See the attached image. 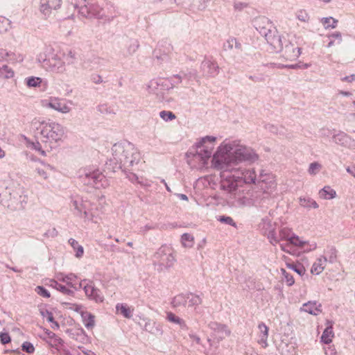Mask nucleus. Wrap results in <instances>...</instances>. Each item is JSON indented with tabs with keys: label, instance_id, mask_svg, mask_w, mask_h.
Returning a JSON list of instances; mask_svg holds the SVG:
<instances>
[{
	"label": "nucleus",
	"instance_id": "nucleus-9",
	"mask_svg": "<svg viewBox=\"0 0 355 355\" xmlns=\"http://www.w3.org/2000/svg\"><path fill=\"white\" fill-rule=\"evenodd\" d=\"M37 60L48 71L59 74L67 73L65 62L58 54H52L47 58L45 54L40 53Z\"/></svg>",
	"mask_w": 355,
	"mask_h": 355
},
{
	"label": "nucleus",
	"instance_id": "nucleus-3",
	"mask_svg": "<svg viewBox=\"0 0 355 355\" xmlns=\"http://www.w3.org/2000/svg\"><path fill=\"white\" fill-rule=\"evenodd\" d=\"M32 126L40 135V140L44 147L52 150L60 145V142L65 136L64 128L60 123L49 121H40L35 119L32 121Z\"/></svg>",
	"mask_w": 355,
	"mask_h": 355
},
{
	"label": "nucleus",
	"instance_id": "nucleus-58",
	"mask_svg": "<svg viewBox=\"0 0 355 355\" xmlns=\"http://www.w3.org/2000/svg\"><path fill=\"white\" fill-rule=\"evenodd\" d=\"M35 291L39 295L43 297L49 298L51 296L50 293L42 286H37Z\"/></svg>",
	"mask_w": 355,
	"mask_h": 355
},
{
	"label": "nucleus",
	"instance_id": "nucleus-28",
	"mask_svg": "<svg viewBox=\"0 0 355 355\" xmlns=\"http://www.w3.org/2000/svg\"><path fill=\"white\" fill-rule=\"evenodd\" d=\"M144 329L146 331L154 335H162V330L160 324L156 323L155 321L148 320L144 325Z\"/></svg>",
	"mask_w": 355,
	"mask_h": 355
},
{
	"label": "nucleus",
	"instance_id": "nucleus-10",
	"mask_svg": "<svg viewBox=\"0 0 355 355\" xmlns=\"http://www.w3.org/2000/svg\"><path fill=\"white\" fill-rule=\"evenodd\" d=\"M73 8L85 17L102 18V8L96 0H75Z\"/></svg>",
	"mask_w": 355,
	"mask_h": 355
},
{
	"label": "nucleus",
	"instance_id": "nucleus-4",
	"mask_svg": "<svg viewBox=\"0 0 355 355\" xmlns=\"http://www.w3.org/2000/svg\"><path fill=\"white\" fill-rule=\"evenodd\" d=\"M26 202L24 188L19 184L7 187L0 193V203L12 210L23 209Z\"/></svg>",
	"mask_w": 355,
	"mask_h": 355
},
{
	"label": "nucleus",
	"instance_id": "nucleus-50",
	"mask_svg": "<svg viewBox=\"0 0 355 355\" xmlns=\"http://www.w3.org/2000/svg\"><path fill=\"white\" fill-rule=\"evenodd\" d=\"M292 234L293 232L291 229L287 227H282L280 229L277 237L279 238V241L282 240L288 241Z\"/></svg>",
	"mask_w": 355,
	"mask_h": 355
},
{
	"label": "nucleus",
	"instance_id": "nucleus-31",
	"mask_svg": "<svg viewBox=\"0 0 355 355\" xmlns=\"http://www.w3.org/2000/svg\"><path fill=\"white\" fill-rule=\"evenodd\" d=\"M166 319L171 323L178 324L180 327L182 329H187L185 321L172 312L166 313Z\"/></svg>",
	"mask_w": 355,
	"mask_h": 355
},
{
	"label": "nucleus",
	"instance_id": "nucleus-19",
	"mask_svg": "<svg viewBox=\"0 0 355 355\" xmlns=\"http://www.w3.org/2000/svg\"><path fill=\"white\" fill-rule=\"evenodd\" d=\"M147 90L148 93L155 95L158 99L164 98V92L168 91L166 87V83L164 78H159L151 80L148 85Z\"/></svg>",
	"mask_w": 355,
	"mask_h": 355
},
{
	"label": "nucleus",
	"instance_id": "nucleus-13",
	"mask_svg": "<svg viewBox=\"0 0 355 355\" xmlns=\"http://www.w3.org/2000/svg\"><path fill=\"white\" fill-rule=\"evenodd\" d=\"M79 288L80 289L83 288L84 290L86 296L90 300H93L96 303L103 302L104 296L102 292L95 286L93 282L88 279H83L79 283Z\"/></svg>",
	"mask_w": 355,
	"mask_h": 355
},
{
	"label": "nucleus",
	"instance_id": "nucleus-22",
	"mask_svg": "<svg viewBox=\"0 0 355 355\" xmlns=\"http://www.w3.org/2000/svg\"><path fill=\"white\" fill-rule=\"evenodd\" d=\"M140 153L137 150V149L135 147V152L132 155H127L125 156V159L127 160V163L123 162L122 168H121L123 171L127 172V171H130L131 168L134 166L135 164H138L140 161Z\"/></svg>",
	"mask_w": 355,
	"mask_h": 355
},
{
	"label": "nucleus",
	"instance_id": "nucleus-29",
	"mask_svg": "<svg viewBox=\"0 0 355 355\" xmlns=\"http://www.w3.org/2000/svg\"><path fill=\"white\" fill-rule=\"evenodd\" d=\"M53 110L62 113L67 114L71 111V107L63 102L59 98L54 97V107Z\"/></svg>",
	"mask_w": 355,
	"mask_h": 355
},
{
	"label": "nucleus",
	"instance_id": "nucleus-36",
	"mask_svg": "<svg viewBox=\"0 0 355 355\" xmlns=\"http://www.w3.org/2000/svg\"><path fill=\"white\" fill-rule=\"evenodd\" d=\"M127 178L130 180L132 182L135 183L137 182L139 184H141L143 187H150V184L148 182L147 180H144L142 178H139L136 174L133 173H127Z\"/></svg>",
	"mask_w": 355,
	"mask_h": 355
},
{
	"label": "nucleus",
	"instance_id": "nucleus-7",
	"mask_svg": "<svg viewBox=\"0 0 355 355\" xmlns=\"http://www.w3.org/2000/svg\"><path fill=\"white\" fill-rule=\"evenodd\" d=\"M216 139L215 137L206 136L197 142L195 152L189 153L193 154V159L200 162L202 165L206 164L207 161L214 155L213 154V150Z\"/></svg>",
	"mask_w": 355,
	"mask_h": 355
},
{
	"label": "nucleus",
	"instance_id": "nucleus-20",
	"mask_svg": "<svg viewBox=\"0 0 355 355\" xmlns=\"http://www.w3.org/2000/svg\"><path fill=\"white\" fill-rule=\"evenodd\" d=\"M200 69L204 76L214 78L219 73V66L217 62L211 59L205 58L201 63Z\"/></svg>",
	"mask_w": 355,
	"mask_h": 355
},
{
	"label": "nucleus",
	"instance_id": "nucleus-37",
	"mask_svg": "<svg viewBox=\"0 0 355 355\" xmlns=\"http://www.w3.org/2000/svg\"><path fill=\"white\" fill-rule=\"evenodd\" d=\"M324 254H326V257L327 258V261L331 263H335L337 260V250L335 247L329 246L324 251Z\"/></svg>",
	"mask_w": 355,
	"mask_h": 355
},
{
	"label": "nucleus",
	"instance_id": "nucleus-38",
	"mask_svg": "<svg viewBox=\"0 0 355 355\" xmlns=\"http://www.w3.org/2000/svg\"><path fill=\"white\" fill-rule=\"evenodd\" d=\"M116 309L126 318H130L132 316L131 309L126 304L119 303L116 305Z\"/></svg>",
	"mask_w": 355,
	"mask_h": 355
},
{
	"label": "nucleus",
	"instance_id": "nucleus-27",
	"mask_svg": "<svg viewBox=\"0 0 355 355\" xmlns=\"http://www.w3.org/2000/svg\"><path fill=\"white\" fill-rule=\"evenodd\" d=\"M319 196L324 200H331L336 197V191L330 186H324L319 191Z\"/></svg>",
	"mask_w": 355,
	"mask_h": 355
},
{
	"label": "nucleus",
	"instance_id": "nucleus-40",
	"mask_svg": "<svg viewBox=\"0 0 355 355\" xmlns=\"http://www.w3.org/2000/svg\"><path fill=\"white\" fill-rule=\"evenodd\" d=\"M338 21L331 17H323L321 19V23L324 28H334L337 26Z\"/></svg>",
	"mask_w": 355,
	"mask_h": 355
},
{
	"label": "nucleus",
	"instance_id": "nucleus-64",
	"mask_svg": "<svg viewBox=\"0 0 355 355\" xmlns=\"http://www.w3.org/2000/svg\"><path fill=\"white\" fill-rule=\"evenodd\" d=\"M42 105L44 107L51 108L53 110L54 97H51L49 100H43L42 101Z\"/></svg>",
	"mask_w": 355,
	"mask_h": 355
},
{
	"label": "nucleus",
	"instance_id": "nucleus-48",
	"mask_svg": "<svg viewBox=\"0 0 355 355\" xmlns=\"http://www.w3.org/2000/svg\"><path fill=\"white\" fill-rule=\"evenodd\" d=\"M322 166L319 162H312L309 164V166L308 168V173L311 175H315L320 172V171L322 169Z\"/></svg>",
	"mask_w": 355,
	"mask_h": 355
},
{
	"label": "nucleus",
	"instance_id": "nucleus-44",
	"mask_svg": "<svg viewBox=\"0 0 355 355\" xmlns=\"http://www.w3.org/2000/svg\"><path fill=\"white\" fill-rule=\"evenodd\" d=\"M13 76L14 71L7 65H3L2 67H0V78L8 79L12 78Z\"/></svg>",
	"mask_w": 355,
	"mask_h": 355
},
{
	"label": "nucleus",
	"instance_id": "nucleus-15",
	"mask_svg": "<svg viewBox=\"0 0 355 355\" xmlns=\"http://www.w3.org/2000/svg\"><path fill=\"white\" fill-rule=\"evenodd\" d=\"M62 3V0H40V12L44 19H47L61 8Z\"/></svg>",
	"mask_w": 355,
	"mask_h": 355
},
{
	"label": "nucleus",
	"instance_id": "nucleus-16",
	"mask_svg": "<svg viewBox=\"0 0 355 355\" xmlns=\"http://www.w3.org/2000/svg\"><path fill=\"white\" fill-rule=\"evenodd\" d=\"M259 227L263 231V234L267 236L272 245H275L279 243V239L275 233L276 225L268 217L262 218Z\"/></svg>",
	"mask_w": 355,
	"mask_h": 355
},
{
	"label": "nucleus",
	"instance_id": "nucleus-53",
	"mask_svg": "<svg viewBox=\"0 0 355 355\" xmlns=\"http://www.w3.org/2000/svg\"><path fill=\"white\" fill-rule=\"evenodd\" d=\"M159 116L165 121H170L176 119L175 114L171 111L163 110L159 112Z\"/></svg>",
	"mask_w": 355,
	"mask_h": 355
},
{
	"label": "nucleus",
	"instance_id": "nucleus-45",
	"mask_svg": "<svg viewBox=\"0 0 355 355\" xmlns=\"http://www.w3.org/2000/svg\"><path fill=\"white\" fill-rule=\"evenodd\" d=\"M333 141L337 144L343 145L347 141V136L343 132H339L332 135Z\"/></svg>",
	"mask_w": 355,
	"mask_h": 355
},
{
	"label": "nucleus",
	"instance_id": "nucleus-2",
	"mask_svg": "<svg viewBox=\"0 0 355 355\" xmlns=\"http://www.w3.org/2000/svg\"><path fill=\"white\" fill-rule=\"evenodd\" d=\"M212 166L220 172V189L230 196L232 203L239 202L242 198L241 183L239 182V176L236 175L235 166L230 162H222L223 164H218L216 159H211Z\"/></svg>",
	"mask_w": 355,
	"mask_h": 355
},
{
	"label": "nucleus",
	"instance_id": "nucleus-26",
	"mask_svg": "<svg viewBox=\"0 0 355 355\" xmlns=\"http://www.w3.org/2000/svg\"><path fill=\"white\" fill-rule=\"evenodd\" d=\"M164 80L166 83V87L168 91L182 83V76L180 74H175L168 78H164Z\"/></svg>",
	"mask_w": 355,
	"mask_h": 355
},
{
	"label": "nucleus",
	"instance_id": "nucleus-49",
	"mask_svg": "<svg viewBox=\"0 0 355 355\" xmlns=\"http://www.w3.org/2000/svg\"><path fill=\"white\" fill-rule=\"evenodd\" d=\"M51 286L56 290L66 295H71L73 291L67 288L65 286L59 284L56 281H52Z\"/></svg>",
	"mask_w": 355,
	"mask_h": 355
},
{
	"label": "nucleus",
	"instance_id": "nucleus-6",
	"mask_svg": "<svg viewBox=\"0 0 355 355\" xmlns=\"http://www.w3.org/2000/svg\"><path fill=\"white\" fill-rule=\"evenodd\" d=\"M176 261L173 248L168 245H162L153 256V264L159 272L171 268Z\"/></svg>",
	"mask_w": 355,
	"mask_h": 355
},
{
	"label": "nucleus",
	"instance_id": "nucleus-17",
	"mask_svg": "<svg viewBox=\"0 0 355 355\" xmlns=\"http://www.w3.org/2000/svg\"><path fill=\"white\" fill-rule=\"evenodd\" d=\"M236 175L239 176V182L241 187L243 184H254L257 182V175L254 168H245L240 166L235 167Z\"/></svg>",
	"mask_w": 355,
	"mask_h": 355
},
{
	"label": "nucleus",
	"instance_id": "nucleus-33",
	"mask_svg": "<svg viewBox=\"0 0 355 355\" xmlns=\"http://www.w3.org/2000/svg\"><path fill=\"white\" fill-rule=\"evenodd\" d=\"M202 300L198 295L188 293L187 306L189 308H195L201 304Z\"/></svg>",
	"mask_w": 355,
	"mask_h": 355
},
{
	"label": "nucleus",
	"instance_id": "nucleus-51",
	"mask_svg": "<svg viewBox=\"0 0 355 355\" xmlns=\"http://www.w3.org/2000/svg\"><path fill=\"white\" fill-rule=\"evenodd\" d=\"M286 266L294 270L295 272L299 274L300 275H303L305 273V268L301 264H296L293 263H286Z\"/></svg>",
	"mask_w": 355,
	"mask_h": 355
},
{
	"label": "nucleus",
	"instance_id": "nucleus-47",
	"mask_svg": "<svg viewBox=\"0 0 355 355\" xmlns=\"http://www.w3.org/2000/svg\"><path fill=\"white\" fill-rule=\"evenodd\" d=\"M288 241L290 243V245H293L300 248L304 247L306 243V241H302L298 236L295 235L293 233L292 234Z\"/></svg>",
	"mask_w": 355,
	"mask_h": 355
},
{
	"label": "nucleus",
	"instance_id": "nucleus-23",
	"mask_svg": "<svg viewBox=\"0 0 355 355\" xmlns=\"http://www.w3.org/2000/svg\"><path fill=\"white\" fill-rule=\"evenodd\" d=\"M301 310L314 315H317L322 312L321 304H318L316 302H308L304 303Z\"/></svg>",
	"mask_w": 355,
	"mask_h": 355
},
{
	"label": "nucleus",
	"instance_id": "nucleus-8",
	"mask_svg": "<svg viewBox=\"0 0 355 355\" xmlns=\"http://www.w3.org/2000/svg\"><path fill=\"white\" fill-rule=\"evenodd\" d=\"M135 146L130 142H120L114 144L112 147V157L110 159V164H114V170L122 168L123 162L127 163L125 156L132 155Z\"/></svg>",
	"mask_w": 355,
	"mask_h": 355
},
{
	"label": "nucleus",
	"instance_id": "nucleus-24",
	"mask_svg": "<svg viewBox=\"0 0 355 355\" xmlns=\"http://www.w3.org/2000/svg\"><path fill=\"white\" fill-rule=\"evenodd\" d=\"M327 258L326 257H320L313 264L311 272L315 275L320 274L324 269Z\"/></svg>",
	"mask_w": 355,
	"mask_h": 355
},
{
	"label": "nucleus",
	"instance_id": "nucleus-12",
	"mask_svg": "<svg viewBox=\"0 0 355 355\" xmlns=\"http://www.w3.org/2000/svg\"><path fill=\"white\" fill-rule=\"evenodd\" d=\"M257 184L268 194L272 193L277 187L275 175L265 170L260 171Z\"/></svg>",
	"mask_w": 355,
	"mask_h": 355
},
{
	"label": "nucleus",
	"instance_id": "nucleus-52",
	"mask_svg": "<svg viewBox=\"0 0 355 355\" xmlns=\"http://www.w3.org/2000/svg\"><path fill=\"white\" fill-rule=\"evenodd\" d=\"M26 85L29 87H39L42 81V79L40 77L31 76L26 79Z\"/></svg>",
	"mask_w": 355,
	"mask_h": 355
},
{
	"label": "nucleus",
	"instance_id": "nucleus-54",
	"mask_svg": "<svg viewBox=\"0 0 355 355\" xmlns=\"http://www.w3.org/2000/svg\"><path fill=\"white\" fill-rule=\"evenodd\" d=\"M76 277L73 275V274H70V275H68L67 276H65L63 279H62V281L65 283H67L68 285H69L71 288H73L74 289L76 290H78L80 289L79 288V284L78 285H74L72 283V281L76 279Z\"/></svg>",
	"mask_w": 355,
	"mask_h": 355
},
{
	"label": "nucleus",
	"instance_id": "nucleus-30",
	"mask_svg": "<svg viewBox=\"0 0 355 355\" xmlns=\"http://www.w3.org/2000/svg\"><path fill=\"white\" fill-rule=\"evenodd\" d=\"M62 59L64 62H65V67L67 65L69 67L71 65H75L78 62L77 54L72 50H69L67 53H64Z\"/></svg>",
	"mask_w": 355,
	"mask_h": 355
},
{
	"label": "nucleus",
	"instance_id": "nucleus-25",
	"mask_svg": "<svg viewBox=\"0 0 355 355\" xmlns=\"http://www.w3.org/2000/svg\"><path fill=\"white\" fill-rule=\"evenodd\" d=\"M187 300L188 293L177 295L173 298L171 305L175 309L186 307L187 306Z\"/></svg>",
	"mask_w": 355,
	"mask_h": 355
},
{
	"label": "nucleus",
	"instance_id": "nucleus-21",
	"mask_svg": "<svg viewBox=\"0 0 355 355\" xmlns=\"http://www.w3.org/2000/svg\"><path fill=\"white\" fill-rule=\"evenodd\" d=\"M209 327L218 334L219 340L224 339L231 334V331L228 329L227 325L222 324L216 322H211L209 324Z\"/></svg>",
	"mask_w": 355,
	"mask_h": 355
},
{
	"label": "nucleus",
	"instance_id": "nucleus-56",
	"mask_svg": "<svg viewBox=\"0 0 355 355\" xmlns=\"http://www.w3.org/2000/svg\"><path fill=\"white\" fill-rule=\"evenodd\" d=\"M281 272H282V275L284 276V279L286 280V284L288 286H293L294 284V283H295V280H294V278H293V275H291V274L287 272L286 271V270L284 269V268L281 269Z\"/></svg>",
	"mask_w": 355,
	"mask_h": 355
},
{
	"label": "nucleus",
	"instance_id": "nucleus-34",
	"mask_svg": "<svg viewBox=\"0 0 355 355\" xmlns=\"http://www.w3.org/2000/svg\"><path fill=\"white\" fill-rule=\"evenodd\" d=\"M68 242L76 252V257L81 258L84 254L83 247L80 245L77 241L72 238L69 239Z\"/></svg>",
	"mask_w": 355,
	"mask_h": 355
},
{
	"label": "nucleus",
	"instance_id": "nucleus-57",
	"mask_svg": "<svg viewBox=\"0 0 355 355\" xmlns=\"http://www.w3.org/2000/svg\"><path fill=\"white\" fill-rule=\"evenodd\" d=\"M10 28V21L6 17H0V32L7 31Z\"/></svg>",
	"mask_w": 355,
	"mask_h": 355
},
{
	"label": "nucleus",
	"instance_id": "nucleus-62",
	"mask_svg": "<svg viewBox=\"0 0 355 355\" xmlns=\"http://www.w3.org/2000/svg\"><path fill=\"white\" fill-rule=\"evenodd\" d=\"M0 341L3 345L9 343L11 341V338L9 334L7 332H1Z\"/></svg>",
	"mask_w": 355,
	"mask_h": 355
},
{
	"label": "nucleus",
	"instance_id": "nucleus-59",
	"mask_svg": "<svg viewBox=\"0 0 355 355\" xmlns=\"http://www.w3.org/2000/svg\"><path fill=\"white\" fill-rule=\"evenodd\" d=\"M297 18L303 22H307L309 19V16L306 10H300L296 13Z\"/></svg>",
	"mask_w": 355,
	"mask_h": 355
},
{
	"label": "nucleus",
	"instance_id": "nucleus-61",
	"mask_svg": "<svg viewBox=\"0 0 355 355\" xmlns=\"http://www.w3.org/2000/svg\"><path fill=\"white\" fill-rule=\"evenodd\" d=\"M22 350L28 354H32L35 351V347L32 343L29 342H24L21 345Z\"/></svg>",
	"mask_w": 355,
	"mask_h": 355
},
{
	"label": "nucleus",
	"instance_id": "nucleus-39",
	"mask_svg": "<svg viewBox=\"0 0 355 355\" xmlns=\"http://www.w3.org/2000/svg\"><path fill=\"white\" fill-rule=\"evenodd\" d=\"M334 336L333 329L331 325L327 327L322 333L321 340L325 344H329L331 342Z\"/></svg>",
	"mask_w": 355,
	"mask_h": 355
},
{
	"label": "nucleus",
	"instance_id": "nucleus-60",
	"mask_svg": "<svg viewBox=\"0 0 355 355\" xmlns=\"http://www.w3.org/2000/svg\"><path fill=\"white\" fill-rule=\"evenodd\" d=\"M235 43V37H231L228 38L223 44V49L225 51L232 50Z\"/></svg>",
	"mask_w": 355,
	"mask_h": 355
},
{
	"label": "nucleus",
	"instance_id": "nucleus-1",
	"mask_svg": "<svg viewBox=\"0 0 355 355\" xmlns=\"http://www.w3.org/2000/svg\"><path fill=\"white\" fill-rule=\"evenodd\" d=\"M258 159L259 155L253 149L241 145L240 140L231 139H225L213 156L218 164H223L222 162H230L235 167H238L239 162L253 163Z\"/></svg>",
	"mask_w": 355,
	"mask_h": 355
},
{
	"label": "nucleus",
	"instance_id": "nucleus-5",
	"mask_svg": "<svg viewBox=\"0 0 355 355\" xmlns=\"http://www.w3.org/2000/svg\"><path fill=\"white\" fill-rule=\"evenodd\" d=\"M254 26L259 34L266 39L272 50L282 49V38L278 34L277 28L268 18L265 17L257 18L254 21Z\"/></svg>",
	"mask_w": 355,
	"mask_h": 355
},
{
	"label": "nucleus",
	"instance_id": "nucleus-35",
	"mask_svg": "<svg viewBox=\"0 0 355 355\" xmlns=\"http://www.w3.org/2000/svg\"><path fill=\"white\" fill-rule=\"evenodd\" d=\"M181 243L184 248H191L194 245V237L193 235L184 233L181 236Z\"/></svg>",
	"mask_w": 355,
	"mask_h": 355
},
{
	"label": "nucleus",
	"instance_id": "nucleus-41",
	"mask_svg": "<svg viewBox=\"0 0 355 355\" xmlns=\"http://www.w3.org/2000/svg\"><path fill=\"white\" fill-rule=\"evenodd\" d=\"M258 328L261 334L259 343H264L266 345H267V338L268 336V327L263 322H261L258 325Z\"/></svg>",
	"mask_w": 355,
	"mask_h": 355
},
{
	"label": "nucleus",
	"instance_id": "nucleus-18",
	"mask_svg": "<svg viewBox=\"0 0 355 355\" xmlns=\"http://www.w3.org/2000/svg\"><path fill=\"white\" fill-rule=\"evenodd\" d=\"M275 52H282V57L287 60H295L299 58L301 54V49L295 46L291 42L286 41H282V49L279 50H273Z\"/></svg>",
	"mask_w": 355,
	"mask_h": 355
},
{
	"label": "nucleus",
	"instance_id": "nucleus-55",
	"mask_svg": "<svg viewBox=\"0 0 355 355\" xmlns=\"http://www.w3.org/2000/svg\"><path fill=\"white\" fill-rule=\"evenodd\" d=\"M218 220L222 223L230 225L232 227H236V223L234 221L233 218L230 216H220Z\"/></svg>",
	"mask_w": 355,
	"mask_h": 355
},
{
	"label": "nucleus",
	"instance_id": "nucleus-43",
	"mask_svg": "<svg viewBox=\"0 0 355 355\" xmlns=\"http://www.w3.org/2000/svg\"><path fill=\"white\" fill-rule=\"evenodd\" d=\"M139 46V42L137 40L130 39L127 44V52L128 55L135 53Z\"/></svg>",
	"mask_w": 355,
	"mask_h": 355
},
{
	"label": "nucleus",
	"instance_id": "nucleus-46",
	"mask_svg": "<svg viewBox=\"0 0 355 355\" xmlns=\"http://www.w3.org/2000/svg\"><path fill=\"white\" fill-rule=\"evenodd\" d=\"M83 322L87 329H92L95 325L94 316L91 313H86L83 315Z\"/></svg>",
	"mask_w": 355,
	"mask_h": 355
},
{
	"label": "nucleus",
	"instance_id": "nucleus-42",
	"mask_svg": "<svg viewBox=\"0 0 355 355\" xmlns=\"http://www.w3.org/2000/svg\"><path fill=\"white\" fill-rule=\"evenodd\" d=\"M51 169V167L49 164H42L41 166L35 168L37 174L46 180L48 178V171Z\"/></svg>",
	"mask_w": 355,
	"mask_h": 355
},
{
	"label": "nucleus",
	"instance_id": "nucleus-63",
	"mask_svg": "<svg viewBox=\"0 0 355 355\" xmlns=\"http://www.w3.org/2000/svg\"><path fill=\"white\" fill-rule=\"evenodd\" d=\"M64 344V341L63 340L58 337V336H56L55 338H54L53 339H52V340H51V345L53 346V347H55L56 348H58L61 346H62Z\"/></svg>",
	"mask_w": 355,
	"mask_h": 355
},
{
	"label": "nucleus",
	"instance_id": "nucleus-11",
	"mask_svg": "<svg viewBox=\"0 0 355 355\" xmlns=\"http://www.w3.org/2000/svg\"><path fill=\"white\" fill-rule=\"evenodd\" d=\"M79 176L84 184L96 189H99L101 187H104L107 185V180L105 176L98 170L93 171H84Z\"/></svg>",
	"mask_w": 355,
	"mask_h": 355
},
{
	"label": "nucleus",
	"instance_id": "nucleus-32",
	"mask_svg": "<svg viewBox=\"0 0 355 355\" xmlns=\"http://www.w3.org/2000/svg\"><path fill=\"white\" fill-rule=\"evenodd\" d=\"M300 206L306 209H318L319 205L315 200L309 197H300L299 198Z\"/></svg>",
	"mask_w": 355,
	"mask_h": 355
},
{
	"label": "nucleus",
	"instance_id": "nucleus-14",
	"mask_svg": "<svg viewBox=\"0 0 355 355\" xmlns=\"http://www.w3.org/2000/svg\"><path fill=\"white\" fill-rule=\"evenodd\" d=\"M89 202L83 201V199L78 197L71 200V207L74 211V214L87 220H92L93 218V214L89 209Z\"/></svg>",
	"mask_w": 355,
	"mask_h": 355
}]
</instances>
